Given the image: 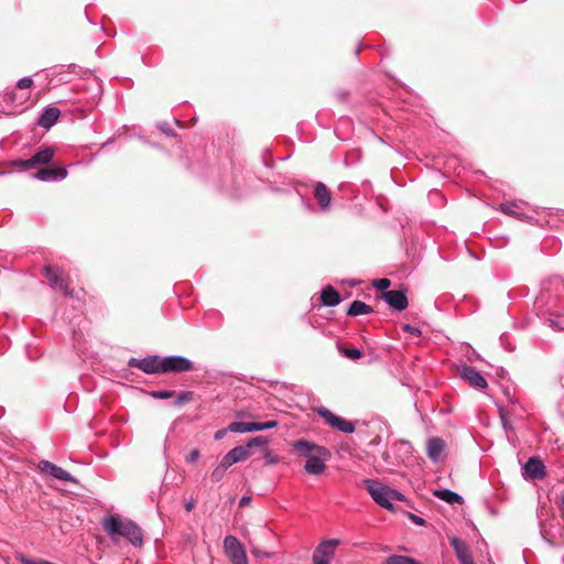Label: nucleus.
<instances>
[{"mask_svg": "<svg viewBox=\"0 0 564 564\" xmlns=\"http://www.w3.org/2000/svg\"><path fill=\"white\" fill-rule=\"evenodd\" d=\"M365 485L375 502L388 510H393V501L404 500V495L399 490L392 489L378 481L368 479L365 480Z\"/></svg>", "mask_w": 564, "mask_h": 564, "instance_id": "nucleus-1", "label": "nucleus"}, {"mask_svg": "<svg viewBox=\"0 0 564 564\" xmlns=\"http://www.w3.org/2000/svg\"><path fill=\"white\" fill-rule=\"evenodd\" d=\"M132 522L133 521L130 519H123L119 516L111 514L102 519L101 525L111 541L117 542L124 535L126 530Z\"/></svg>", "mask_w": 564, "mask_h": 564, "instance_id": "nucleus-2", "label": "nucleus"}, {"mask_svg": "<svg viewBox=\"0 0 564 564\" xmlns=\"http://www.w3.org/2000/svg\"><path fill=\"white\" fill-rule=\"evenodd\" d=\"M194 370V362L183 356L172 355L162 357V373H182Z\"/></svg>", "mask_w": 564, "mask_h": 564, "instance_id": "nucleus-3", "label": "nucleus"}, {"mask_svg": "<svg viewBox=\"0 0 564 564\" xmlns=\"http://www.w3.org/2000/svg\"><path fill=\"white\" fill-rule=\"evenodd\" d=\"M224 550L231 564H248L247 553L236 536H225Z\"/></svg>", "mask_w": 564, "mask_h": 564, "instance_id": "nucleus-4", "label": "nucleus"}, {"mask_svg": "<svg viewBox=\"0 0 564 564\" xmlns=\"http://www.w3.org/2000/svg\"><path fill=\"white\" fill-rule=\"evenodd\" d=\"M338 539H330L321 542L313 552V564H330L335 556V550L339 545Z\"/></svg>", "mask_w": 564, "mask_h": 564, "instance_id": "nucleus-5", "label": "nucleus"}, {"mask_svg": "<svg viewBox=\"0 0 564 564\" xmlns=\"http://www.w3.org/2000/svg\"><path fill=\"white\" fill-rule=\"evenodd\" d=\"M162 357L158 355H150L142 359L130 358L128 360V367L138 368L147 375L162 373L161 371Z\"/></svg>", "mask_w": 564, "mask_h": 564, "instance_id": "nucleus-6", "label": "nucleus"}, {"mask_svg": "<svg viewBox=\"0 0 564 564\" xmlns=\"http://www.w3.org/2000/svg\"><path fill=\"white\" fill-rule=\"evenodd\" d=\"M37 467L41 471L52 476L53 478H56L58 480H63L66 482L77 484V479L73 475H70L64 468H62L48 460H40Z\"/></svg>", "mask_w": 564, "mask_h": 564, "instance_id": "nucleus-7", "label": "nucleus"}, {"mask_svg": "<svg viewBox=\"0 0 564 564\" xmlns=\"http://www.w3.org/2000/svg\"><path fill=\"white\" fill-rule=\"evenodd\" d=\"M330 457V452L324 448V453H316L314 456L308 457L304 470L310 475H321L325 471V462Z\"/></svg>", "mask_w": 564, "mask_h": 564, "instance_id": "nucleus-8", "label": "nucleus"}, {"mask_svg": "<svg viewBox=\"0 0 564 564\" xmlns=\"http://www.w3.org/2000/svg\"><path fill=\"white\" fill-rule=\"evenodd\" d=\"M459 377L466 380L473 388L484 389L487 387L486 379L475 367L468 365L462 366L459 369Z\"/></svg>", "mask_w": 564, "mask_h": 564, "instance_id": "nucleus-9", "label": "nucleus"}, {"mask_svg": "<svg viewBox=\"0 0 564 564\" xmlns=\"http://www.w3.org/2000/svg\"><path fill=\"white\" fill-rule=\"evenodd\" d=\"M523 477L529 479H542L546 475L545 465L536 457H530L523 466Z\"/></svg>", "mask_w": 564, "mask_h": 564, "instance_id": "nucleus-10", "label": "nucleus"}, {"mask_svg": "<svg viewBox=\"0 0 564 564\" xmlns=\"http://www.w3.org/2000/svg\"><path fill=\"white\" fill-rule=\"evenodd\" d=\"M382 297L389 304V306L398 312L405 310L409 305L406 292L404 290L386 291L383 292Z\"/></svg>", "mask_w": 564, "mask_h": 564, "instance_id": "nucleus-11", "label": "nucleus"}, {"mask_svg": "<svg viewBox=\"0 0 564 564\" xmlns=\"http://www.w3.org/2000/svg\"><path fill=\"white\" fill-rule=\"evenodd\" d=\"M449 544L453 547L459 564H475L466 542L457 536L449 539Z\"/></svg>", "mask_w": 564, "mask_h": 564, "instance_id": "nucleus-12", "label": "nucleus"}, {"mask_svg": "<svg viewBox=\"0 0 564 564\" xmlns=\"http://www.w3.org/2000/svg\"><path fill=\"white\" fill-rule=\"evenodd\" d=\"M65 167H44L33 174V177L41 182L63 181L67 176Z\"/></svg>", "mask_w": 564, "mask_h": 564, "instance_id": "nucleus-13", "label": "nucleus"}, {"mask_svg": "<svg viewBox=\"0 0 564 564\" xmlns=\"http://www.w3.org/2000/svg\"><path fill=\"white\" fill-rule=\"evenodd\" d=\"M293 451L303 457H312L316 453H324V446L311 443L306 440H297L293 443Z\"/></svg>", "mask_w": 564, "mask_h": 564, "instance_id": "nucleus-14", "label": "nucleus"}, {"mask_svg": "<svg viewBox=\"0 0 564 564\" xmlns=\"http://www.w3.org/2000/svg\"><path fill=\"white\" fill-rule=\"evenodd\" d=\"M42 274L48 280L50 285L52 288H59L65 295L72 296V292L68 290L67 283L57 270L50 267H45L42 270Z\"/></svg>", "mask_w": 564, "mask_h": 564, "instance_id": "nucleus-15", "label": "nucleus"}, {"mask_svg": "<svg viewBox=\"0 0 564 564\" xmlns=\"http://www.w3.org/2000/svg\"><path fill=\"white\" fill-rule=\"evenodd\" d=\"M251 455L250 451L243 446H236L231 448L223 458L221 463L224 466L229 468L236 463L246 460Z\"/></svg>", "mask_w": 564, "mask_h": 564, "instance_id": "nucleus-16", "label": "nucleus"}, {"mask_svg": "<svg viewBox=\"0 0 564 564\" xmlns=\"http://www.w3.org/2000/svg\"><path fill=\"white\" fill-rule=\"evenodd\" d=\"M445 451V442L440 437H430L426 443V454L429 458L437 463L442 459Z\"/></svg>", "mask_w": 564, "mask_h": 564, "instance_id": "nucleus-17", "label": "nucleus"}, {"mask_svg": "<svg viewBox=\"0 0 564 564\" xmlns=\"http://www.w3.org/2000/svg\"><path fill=\"white\" fill-rule=\"evenodd\" d=\"M61 116V111L56 107H46L42 111L41 116L37 119V124L41 128L44 129H51L55 122L57 121L58 117Z\"/></svg>", "mask_w": 564, "mask_h": 564, "instance_id": "nucleus-18", "label": "nucleus"}, {"mask_svg": "<svg viewBox=\"0 0 564 564\" xmlns=\"http://www.w3.org/2000/svg\"><path fill=\"white\" fill-rule=\"evenodd\" d=\"M314 197L318 202L322 210H327L329 208L332 197L324 183H316L314 187Z\"/></svg>", "mask_w": 564, "mask_h": 564, "instance_id": "nucleus-19", "label": "nucleus"}, {"mask_svg": "<svg viewBox=\"0 0 564 564\" xmlns=\"http://www.w3.org/2000/svg\"><path fill=\"white\" fill-rule=\"evenodd\" d=\"M321 301L323 305L333 307L338 305L341 299L339 293L332 285H326L321 292Z\"/></svg>", "mask_w": 564, "mask_h": 564, "instance_id": "nucleus-20", "label": "nucleus"}, {"mask_svg": "<svg viewBox=\"0 0 564 564\" xmlns=\"http://www.w3.org/2000/svg\"><path fill=\"white\" fill-rule=\"evenodd\" d=\"M127 539L133 546H141L143 543V532L141 528L133 521L122 536Z\"/></svg>", "mask_w": 564, "mask_h": 564, "instance_id": "nucleus-21", "label": "nucleus"}, {"mask_svg": "<svg viewBox=\"0 0 564 564\" xmlns=\"http://www.w3.org/2000/svg\"><path fill=\"white\" fill-rule=\"evenodd\" d=\"M367 425L371 426L372 429H375L379 432V434H377L372 440L369 441V443H368L369 446H377L381 443L382 438H381L380 434L383 431H386L387 434L390 433L389 425L380 419H373V420L369 421V423Z\"/></svg>", "mask_w": 564, "mask_h": 564, "instance_id": "nucleus-22", "label": "nucleus"}, {"mask_svg": "<svg viewBox=\"0 0 564 564\" xmlns=\"http://www.w3.org/2000/svg\"><path fill=\"white\" fill-rule=\"evenodd\" d=\"M54 154L55 150L52 147H46L31 156V163L33 164V167L41 164H47L52 161Z\"/></svg>", "mask_w": 564, "mask_h": 564, "instance_id": "nucleus-23", "label": "nucleus"}, {"mask_svg": "<svg viewBox=\"0 0 564 564\" xmlns=\"http://www.w3.org/2000/svg\"><path fill=\"white\" fill-rule=\"evenodd\" d=\"M521 205L522 203L505 202L500 204V210L507 215L513 216L519 219H529L530 217L525 216L522 213Z\"/></svg>", "mask_w": 564, "mask_h": 564, "instance_id": "nucleus-24", "label": "nucleus"}, {"mask_svg": "<svg viewBox=\"0 0 564 564\" xmlns=\"http://www.w3.org/2000/svg\"><path fill=\"white\" fill-rule=\"evenodd\" d=\"M434 496L449 505H462L464 502V499L457 492L451 490V489H438L435 490Z\"/></svg>", "mask_w": 564, "mask_h": 564, "instance_id": "nucleus-25", "label": "nucleus"}, {"mask_svg": "<svg viewBox=\"0 0 564 564\" xmlns=\"http://www.w3.org/2000/svg\"><path fill=\"white\" fill-rule=\"evenodd\" d=\"M372 311L373 310L370 305L366 304L365 302L355 300L350 303V305L347 310V315H349V316L365 315V314H370Z\"/></svg>", "mask_w": 564, "mask_h": 564, "instance_id": "nucleus-26", "label": "nucleus"}, {"mask_svg": "<svg viewBox=\"0 0 564 564\" xmlns=\"http://www.w3.org/2000/svg\"><path fill=\"white\" fill-rule=\"evenodd\" d=\"M315 411L333 429L336 426L337 421L340 417V416L334 414L330 410H328L327 408H324V406L317 408Z\"/></svg>", "mask_w": 564, "mask_h": 564, "instance_id": "nucleus-27", "label": "nucleus"}, {"mask_svg": "<svg viewBox=\"0 0 564 564\" xmlns=\"http://www.w3.org/2000/svg\"><path fill=\"white\" fill-rule=\"evenodd\" d=\"M384 564H421L415 558L405 555H391L386 558Z\"/></svg>", "mask_w": 564, "mask_h": 564, "instance_id": "nucleus-28", "label": "nucleus"}, {"mask_svg": "<svg viewBox=\"0 0 564 564\" xmlns=\"http://www.w3.org/2000/svg\"><path fill=\"white\" fill-rule=\"evenodd\" d=\"M340 432H344V433H347V434H351L355 432V425L351 421H347L343 417H339L338 421H337V424L336 426L334 427Z\"/></svg>", "mask_w": 564, "mask_h": 564, "instance_id": "nucleus-29", "label": "nucleus"}, {"mask_svg": "<svg viewBox=\"0 0 564 564\" xmlns=\"http://www.w3.org/2000/svg\"><path fill=\"white\" fill-rule=\"evenodd\" d=\"M227 469H228V468H227L226 466H224V464L220 462V463H219V464L214 468V470L210 473V480H212L213 482H218V481H220V480L224 478V476H225V474H226Z\"/></svg>", "mask_w": 564, "mask_h": 564, "instance_id": "nucleus-30", "label": "nucleus"}, {"mask_svg": "<svg viewBox=\"0 0 564 564\" xmlns=\"http://www.w3.org/2000/svg\"><path fill=\"white\" fill-rule=\"evenodd\" d=\"M194 392L193 391H182L176 399L174 400L173 404L175 406H182L185 403H188L193 400Z\"/></svg>", "mask_w": 564, "mask_h": 564, "instance_id": "nucleus-31", "label": "nucleus"}, {"mask_svg": "<svg viewBox=\"0 0 564 564\" xmlns=\"http://www.w3.org/2000/svg\"><path fill=\"white\" fill-rule=\"evenodd\" d=\"M339 351L343 356L348 359L356 360L362 356V351L358 348H339Z\"/></svg>", "mask_w": 564, "mask_h": 564, "instance_id": "nucleus-32", "label": "nucleus"}, {"mask_svg": "<svg viewBox=\"0 0 564 564\" xmlns=\"http://www.w3.org/2000/svg\"><path fill=\"white\" fill-rule=\"evenodd\" d=\"M228 430L229 432H232V433H246V432H249V427H248V422H231L229 425H228Z\"/></svg>", "mask_w": 564, "mask_h": 564, "instance_id": "nucleus-33", "label": "nucleus"}, {"mask_svg": "<svg viewBox=\"0 0 564 564\" xmlns=\"http://www.w3.org/2000/svg\"><path fill=\"white\" fill-rule=\"evenodd\" d=\"M268 444V440L264 436H256L252 437L243 447H247L250 451L251 447L254 446H265Z\"/></svg>", "mask_w": 564, "mask_h": 564, "instance_id": "nucleus-34", "label": "nucleus"}, {"mask_svg": "<svg viewBox=\"0 0 564 564\" xmlns=\"http://www.w3.org/2000/svg\"><path fill=\"white\" fill-rule=\"evenodd\" d=\"M372 285L373 288H376L377 290H380V291H387L390 285H391V282L389 279H386V278H382V279H376L373 280L372 282Z\"/></svg>", "mask_w": 564, "mask_h": 564, "instance_id": "nucleus-35", "label": "nucleus"}, {"mask_svg": "<svg viewBox=\"0 0 564 564\" xmlns=\"http://www.w3.org/2000/svg\"><path fill=\"white\" fill-rule=\"evenodd\" d=\"M151 395L154 398V399H170L174 395V391L172 390H158V391H153L151 393Z\"/></svg>", "mask_w": 564, "mask_h": 564, "instance_id": "nucleus-36", "label": "nucleus"}, {"mask_svg": "<svg viewBox=\"0 0 564 564\" xmlns=\"http://www.w3.org/2000/svg\"><path fill=\"white\" fill-rule=\"evenodd\" d=\"M11 165L21 167L22 170H29L33 167V164L31 163V158L28 160H13L11 161Z\"/></svg>", "mask_w": 564, "mask_h": 564, "instance_id": "nucleus-37", "label": "nucleus"}, {"mask_svg": "<svg viewBox=\"0 0 564 564\" xmlns=\"http://www.w3.org/2000/svg\"><path fill=\"white\" fill-rule=\"evenodd\" d=\"M33 79L31 77H22L18 80L17 86L20 89H28L32 86Z\"/></svg>", "mask_w": 564, "mask_h": 564, "instance_id": "nucleus-38", "label": "nucleus"}, {"mask_svg": "<svg viewBox=\"0 0 564 564\" xmlns=\"http://www.w3.org/2000/svg\"><path fill=\"white\" fill-rule=\"evenodd\" d=\"M158 128H159L160 131H162L163 133H165L167 135H171V137L175 135L174 130L171 128V126L167 122L159 123Z\"/></svg>", "mask_w": 564, "mask_h": 564, "instance_id": "nucleus-39", "label": "nucleus"}, {"mask_svg": "<svg viewBox=\"0 0 564 564\" xmlns=\"http://www.w3.org/2000/svg\"><path fill=\"white\" fill-rule=\"evenodd\" d=\"M263 458H264L267 465H274V464L279 463V457L273 455L268 449L265 451Z\"/></svg>", "mask_w": 564, "mask_h": 564, "instance_id": "nucleus-40", "label": "nucleus"}, {"mask_svg": "<svg viewBox=\"0 0 564 564\" xmlns=\"http://www.w3.org/2000/svg\"><path fill=\"white\" fill-rule=\"evenodd\" d=\"M403 330L410 335H413V336H421V329L416 326H412L410 324H405L403 325Z\"/></svg>", "mask_w": 564, "mask_h": 564, "instance_id": "nucleus-41", "label": "nucleus"}, {"mask_svg": "<svg viewBox=\"0 0 564 564\" xmlns=\"http://www.w3.org/2000/svg\"><path fill=\"white\" fill-rule=\"evenodd\" d=\"M547 283H549L550 285H555V286H556V289L561 288V289H563V290H564V280H563V279H561L560 276H553V278H551V279L547 281Z\"/></svg>", "mask_w": 564, "mask_h": 564, "instance_id": "nucleus-42", "label": "nucleus"}, {"mask_svg": "<svg viewBox=\"0 0 564 564\" xmlns=\"http://www.w3.org/2000/svg\"><path fill=\"white\" fill-rule=\"evenodd\" d=\"M199 456H200V452L195 448V449L191 451V453L187 455L186 462L187 463H195V462L198 460Z\"/></svg>", "mask_w": 564, "mask_h": 564, "instance_id": "nucleus-43", "label": "nucleus"}, {"mask_svg": "<svg viewBox=\"0 0 564 564\" xmlns=\"http://www.w3.org/2000/svg\"><path fill=\"white\" fill-rule=\"evenodd\" d=\"M279 425V422L275 420L261 422L262 431L274 429Z\"/></svg>", "mask_w": 564, "mask_h": 564, "instance_id": "nucleus-44", "label": "nucleus"}, {"mask_svg": "<svg viewBox=\"0 0 564 564\" xmlns=\"http://www.w3.org/2000/svg\"><path fill=\"white\" fill-rule=\"evenodd\" d=\"M249 432L262 431L261 422H248Z\"/></svg>", "mask_w": 564, "mask_h": 564, "instance_id": "nucleus-45", "label": "nucleus"}, {"mask_svg": "<svg viewBox=\"0 0 564 564\" xmlns=\"http://www.w3.org/2000/svg\"><path fill=\"white\" fill-rule=\"evenodd\" d=\"M410 519L412 520L413 523H415L417 525H423L425 523L423 518H421L416 514H413V513L410 514Z\"/></svg>", "mask_w": 564, "mask_h": 564, "instance_id": "nucleus-46", "label": "nucleus"}, {"mask_svg": "<svg viewBox=\"0 0 564 564\" xmlns=\"http://www.w3.org/2000/svg\"><path fill=\"white\" fill-rule=\"evenodd\" d=\"M228 427L227 429H223V430H218L216 433H215V438L216 440H221L226 433L228 432Z\"/></svg>", "mask_w": 564, "mask_h": 564, "instance_id": "nucleus-47", "label": "nucleus"}, {"mask_svg": "<svg viewBox=\"0 0 564 564\" xmlns=\"http://www.w3.org/2000/svg\"><path fill=\"white\" fill-rule=\"evenodd\" d=\"M251 501V498L248 497V496H243L241 499H240V507H243V506H247L249 502Z\"/></svg>", "mask_w": 564, "mask_h": 564, "instance_id": "nucleus-48", "label": "nucleus"}, {"mask_svg": "<svg viewBox=\"0 0 564 564\" xmlns=\"http://www.w3.org/2000/svg\"><path fill=\"white\" fill-rule=\"evenodd\" d=\"M193 508H194V501H188V502H186V505H185V509H186L187 511H191Z\"/></svg>", "mask_w": 564, "mask_h": 564, "instance_id": "nucleus-49", "label": "nucleus"}, {"mask_svg": "<svg viewBox=\"0 0 564 564\" xmlns=\"http://www.w3.org/2000/svg\"><path fill=\"white\" fill-rule=\"evenodd\" d=\"M550 322H551V326H552L553 328H558V327H557V322H555V321H553V319H551Z\"/></svg>", "mask_w": 564, "mask_h": 564, "instance_id": "nucleus-50", "label": "nucleus"}, {"mask_svg": "<svg viewBox=\"0 0 564 564\" xmlns=\"http://www.w3.org/2000/svg\"><path fill=\"white\" fill-rule=\"evenodd\" d=\"M503 427L507 430L509 427V424H507V421L502 420Z\"/></svg>", "mask_w": 564, "mask_h": 564, "instance_id": "nucleus-51", "label": "nucleus"}, {"mask_svg": "<svg viewBox=\"0 0 564 564\" xmlns=\"http://www.w3.org/2000/svg\"><path fill=\"white\" fill-rule=\"evenodd\" d=\"M561 502H562V507L564 508V496L562 497Z\"/></svg>", "mask_w": 564, "mask_h": 564, "instance_id": "nucleus-52", "label": "nucleus"}, {"mask_svg": "<svg viewBox=\"0 0 564 564\" xmlns=\"http://www.w3.org/2000/svg\"><path fill=\"white\" fill-rule=\"evenodd\" d=\"M6 173H7V172H3V171H2V172H0V176H1V175H4Z\"/></svg>", "mask_w": 564, "mask_h": 564, "instance_id": "nucleus-53", "label": "nucleus"}]
</instances>
